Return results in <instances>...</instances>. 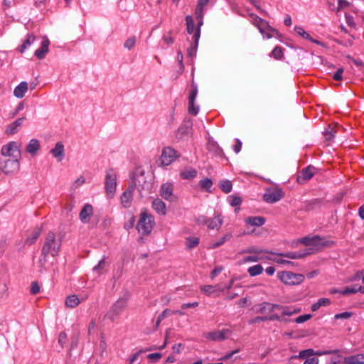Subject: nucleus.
Listing matches in <instances>:
<instances>
[{
    "label": "nucleus",
    "mask_w": 364,
    "mask_h": 364,
    "mask_svg": "<svg viewBox=\"0 0 364 364\" xmlns=\"http://www.w3.org/2000/svg\"><path fill=\"white\" fill-rule=\"evenodd\" d=\"M277 124L279 127H282L285 122L284 117V102L285 98L284 97L282 92V82L287 80L289 76L288 67L282 64L277 65Z\"/></svg>",
    "instance_id": "nucleus-1"
},
{
    "label": "nucleus",
    "mask_w": 364,
    "mask_h": 364,
    "mask_svg": "<svg viewBox=\"0 0 364 364\" xmlns=\"http://www.w3.org/2000/svg\"><path fill=\"white\" fill-rule=\"evenodd\" d=\"M61 247V240L56 236V235L50 231L45 238V242L42 247L41 255L42 259H40L39 263L43 267L47 262V256L51 255L52 257H56Z\"/></svg>",
    "instance_id": "nucleus-2"
},
{
    "label": "nucleus",
    "mask_w": 364,
    "mask_h": 364,
    "mask_svg": "<svg viewBox=\"0 0 364 364\" xmlns=\"http://www.w3.org/2000/svg\"><path fill=\"white\" fill-rule=\"evenodd\" d=\"M306 51L302 49L293 48L288 46L286 47L276 46L274 47V59L289 60H301L303 59Z\"/></svg>",
    "instance_id": "nucleus-3"
},
{
    "label": "nucleus",
    "mask_w": 364,
    "mask_h": 364,
    "mask_svg": "<svg viewBox=\"0 0 364 364\" xmlns=\"http://www.w3.org/2000/svg\"><path fill=\"white\" fill-rule=\"evenodd\" d=\"M154 225V220L151 215L146 211L141 212L136 228L143 235H148L151 232Z\"/></svg>",
    "instance_id": "nucleus-4"
},
{
    "label": "nucleus",
    "mask_w": 364,
    "mask_h": 364,
    "mask_svg": "<svg viewBox=\"0 0 364 364\" xmlns=\"http://www.w3.org/2000/svg\"><path fill=\"white\" fill-rule=\"evenodd\" d=\"M250 16L251 18L250 21L258 28L263 37L267 39L271 38L273 35V29L269 26V23L255 14H250Z\"/></svg>",
    "instance_id": "nucleus-5"
},
{
    "label": "nucleus",
    "mask_w": 364,
    "mask_h": 364,
    "mask_svg": "<svg viewBox=\"0 0 364 364\" xmlns=\"http://www.w3.org/2000/svg\"><path fill=\"white\" fill-rule=\"evenodd\" d=\"M1 154L7 159L21 158L20 144L16 141H9L2 146Z\"/></svg>",
    "instance_id": "nucleus-6"
},
{
    "label": "nucleus",
    "mask_w": 364,
    "mask_h": 364,
    "mask_svg": "<svg viewBox=\"0 0 364 364\" xmlns=\"http://www.w3.org/2000/svg\"><path fill=\"white\" fill-rule=\"evenodd\" d=\"M277 277L287 285H297L304 280V276L302 274H294L289 271L279 272Z\"/></svg>",
    "instance_id": "nucleus-7"
},
{
    "label": "nucleus",
    "mask_w": 364,
    "mask_h": 364,
    "mask_svg": "<svg viewBox=\"0 0 364 364\" xmlns=\"http://www.w3.org/2000/svg\"><path fill=\"white\" fill-rule=\"evenodd\" d=\"M129 299V294H127L123 297H120L111 307L109 311L106 314L105 318L113 321L115 317L119 315L122 311L126 308L127 301Z\"/></svg>",
    "instance_id": "nucleus-8"
},
{
    "label": "nucleus",
    "mask_w": 364,
    "mask_h": 364,
    "mask_svg": "<svg viewBox=\"0 0 364 364\" xmlns=\"http://www.w3.org/2000/svg\"><path fill=\"white\" fill-rule=\"evenodd\" d=\"M21 158L0 159V169L6 174H12L19 170Z\"/></svg>",
    "instance_id": "nucleus-9"
},
{
    "label": "nucleus",
    "mask_w": 364,
    "mask_h": 364,
    "mask_svg": "<svg viewBox=\"0 0 364 364\" xmlns=\"http://www.w3.org/2000/svg\"><path fill=\"white\" fill-rule=\"evenodd\" d=\"M105 190L109 198H112L116 191L117 175L112 170L107 172L105 177Z\"/></svg>",
    "instance_id": "nucleus-10"
},
{
    "label": "nucleus",
    "mask_w": 364,
    "mask_h": 364,
    "mask_svg": "<svg viewBox=\"0 0 364 364\" xmlns=\"http://www.w3.org/2000/svg\"><path fill=\"white\" fill-rule=\"evenodd\" d=\"M299 241L309 247H318V250H321L323 247L328 246L332 243L329 241L323 242L318 236L313 237H305L301 238Z\"/></svg>",
    "instance_id": "nucleus-11"
},
{
    "label": "nucleus",
    "mask_w": 364,
    "mask_h": 364,
    "mask_svg": "<svg viewBox=\"0 0 364 364\" xmlns=\"http://www.w3.org/2000/svg\"><path fill=\"white\" fill-rule=\"evenodd\" d=\"M178 156L175 149L171 147H166L164 149L161 156V164L163 166H168L173 163Z\"/></svg>",
    "instance_id": "nucleus-12"
},
{
    "label": "nucleus",
    "mask_w": 364,
    "mask_h": 364,
    "mask_svg": "<svg viewBox=\"0 0 364 364\" xmlns=\"http://www.w3.org/2000/svg\"><path fill=\"white\" fill-rule=\"evenodd\" d=\"M134 184L130 185L129 188L122 193L121 196V202L124 207L127 208L129 206L132 199V193L135 188V186H137V183H140L139 177L134 179Z\"/></svg>",
    "instance_id": "nucleus-13"
},
{
    "label": "nucleus",
    "mask_w": 364,
    "mask_h": 364,
    "mask_svg": "<svg viewBox=\"0 0 364 364\" xmlns=\"http://www.w3.org/2000/svg\"><path fill=\"white\" fill-rule=\"evenodd\" d=\"M197 94H198V87L196 84L193 83L192 89L189 94V97H188V100H189L188 112L193 115H196L199 111V107L195 106V105H194Z\"/></svg>",
    "instance_id": "nucleus-14"
},
{
    "label": "nucleus",
    "mask_w": 364,
    "mask_h": 364,
    "mask_svg": "<svg viewBox=\"0 0 364 364\" xmlns=\"http://www.w3.org/2000/svg\"><path fill=\"white\" fill-rule=\"evenodd\" d=\"M173 186L171 183H164L161 186L160 189V195L161 196L168 201H174L176 200V198L173 194Z\"/></svg>",
    "instance_id": "nucleus-15"
},
{
    "label": "nucleus",
    "mask_w": 364,
    "mask_h": 364,
    "mask_svg": "<svg viewBox=\"0 0 364 364\" xmlns=\"http://www.w3.org/2000/svg\"><path fill=\"white\" fill-rule=\"evenodd\" d=\"M229 334L228 329L218 330L208 333L206 335V338L213 341H222L225 340Z\"/></svg>",
    "instance_id": "nucleus-16"
},
{
    "label": "nucleus",
    "mask_w": 364,
    "mask_h": 364,
    "mask_svg": "<svg viewBox=\"0 0 364 364\" xmlns=\"http://www.w3.org/2000/svg\"><path fill=\"white\" fill-rule=\"evenodd\" d=\"M202 219L205 225H207L208 228L211 230H218L223 224V219L219 215H215L213 218H202Z\"/></svg>",
    "instance_id": "nucleus-17"
},
{
    "label": "nucleus",
    "mask_w": 364,
    "mask_h": 364,
    "mask_svg": "<svg viewBox=\"0 0 364 364\" xmlns=\"http://www.w3.org/2000/svg\"><path fill=\"white\" fill-rule=\"evenodd\" d=\"M316 173L315 167L309 166L307 168L303 169L300 175L297 178V181L299 183H302L304 181L311 179Z\"/></svg>",
    "instance_id": "nucleus-18"
},
{
    "label": "nucleus",
    "mask_w": 364,
    "mask_h": 364,
    "mask_svg": "<svg viewBox=\"0 0 364 364\" xmlns=\"http://www.w3.org/2000/svg\"><path fill=\"white\" fill-rule=\"evenodd\" d=\"M193 43L191 44L189 48L187 49V55L188 58H193L196 57L198 47V43H199V33L198 32L192 36Z\"/></svg>",
    "instance_id": "nucleus-19"
},
{
    "label": "nucleus",
    "mask_w": 364,
    "mask_h": 364,
    "mask_svg": "<svg viewBox=\"0 0 364 364\" xmlns=\"http://www.w3.org/2000/svg\"><path fill=\"white\" fill-rule=\"evenodd\" d=\"M49 45L50 41L48 38H44L43 41L41 43V48L37 49L35 51V56H36L38 59H43L45 58L46 53L49 51Z\"/></svg>",
    "instance_id": "nucleus-20"
},
{
    "label": "nucleus",
    "mask_w": 364,
    "mask_h": 364,
    "mask_svg": "<svg viewBox=\"0 0 364 364\" xmlns=\"http://www.w3.org/2000/svg\"><path fill=\"white\" fill-rule=\"evenodd\" d=\"M192 124L190 122L182 124L177 132V137L179 139H183L185 136H188L191 134Z\"/></svg>",
    "instance_id": "nucleus-21"
},
{
    "label": "nucleus",
    "mask_w": 364,
    "mask_h": 364,
    "mask_svg": "<svg viewBox=\"0 0 364 364\" xmlns=\"http://www.w3.org/2000/svg\"><path fill=\"white\" fill-rule=\"evenodd\" d=\"M93 213V208L90 204H85L82 209L81 210L79 217L80 220L86 223L89 220V218L92 215Z\"/></svg>",
    "instance_id": "nucleus-22"
},
{
    "label": "nucleus",
    "mask_w": 364,
    "mask_h": 364,
    "mask_svg": "<svg viewBox=\"0 0 364 364\" xmlns=\"http://www.w3.org/2000/svg\"><path fill=\"white\" fill-rule=\"evenodd\" d=\"M25 117L17 119L15 122L7 126L6 134L9 135L14 134L18 132V128L22 125Z\"/></svg>",
    "instance_id": "nucleus-23"
},
{
    "label": "nucleus",
    "mask_w": 364,
    "mask_h": 364,
    "mask_svg": "<svg viewBox=\"0 0 364 364\" xmlns=\"http://www.w3.org/2000/svg\"><path fill=\"white\" fill-rule=\"evenodd\" d=\"M152 208L160 215H164L166 213V204L159 198L154 199L152 201Z\"/></svg>",
    "instance_id": "nucleus-24"
},
{
    "label": "nucleus",
    "mask_w": 364,
    "mask_h": 364,
    "mask_svg": "<svg viewBox=\"0 0 364 364\" xmlns=\"http://www.w3.org/2000/svg\"><path fill=\"white\" fill-rule=\"evenodd\" d=\"M50 153L53 157L58 158V161H60L65 155L64 146L62 142L56 143L55 147L50 150Z\"/></svg>",
    "instance_id": "nucleus-25"
},
{
    "label": "nucleus",
    "mask_w": 364,
    "mask_h": 364,
    "mask_svg": "<svg viewBox=\"0 0 364 364\" xmlns=\"http://www.w3.org/2000/svg\"><path fill=\"white\" fill-rule=\"evenodd\" d=\"M343 363L345 364H364V354H357L345 357Z\"/></svg>",
    "instance_id": "nucleus-26"
},
{
    "label": "nucleus",
    "mask_w": 364,
    "mask_h": 364,
    "mask_svg": "<svg viewBox=\"0 0 364 364\" xmlns=\"http://www.w3.org/2000/svg\"><path fill=\"white\" fill-rule=\"evenodd\" d=\"M257 312L261 314H267V315L273 316V304L270 303H263L255 306Z\"/></svg>",
    "instance_id": "nucleus-27"
},
{
    "label": "nucleus",
    "mask_w": 364,
    "mask_h": 364,
    "mask_svg": "<svg viewBox=\"0 0 364 364\" xmlns=\"http://www.w3.org/2000/svg\"><path fill=\"white\" fill-rule=\"evenodd\" d=\"M28 90V83L21 82L14 90V95L18 98H22Z\"/></svg>",
    "instance_id": "nucleus-28"
},
{
    "label": "nucleus",
    "mask_w": 364,
    "mask_h": 364,
    "mask_svg": "<svg viewBox=\"0 0 364 364\" xmlns=\"http://www.w3.org/2000/svg\"><path fill=\"white\" fill-rule=\"evenodd\" d=\"M36 36L32 33L27 34L26 39L23 41V44L18 48L20 53H23L25 50L31 46L36 41Z\"/></svg>",
    "instance_id": "nucleus-29"
},
{
    "label": "nucleus",
    "mask_w": 364,
    "mask_h": 364,
    "mask_svg": "<svg viewBox=\"0 0 364 364\" xmlns=\"http://www.w3.org/2000/svg\"><path fill=\"white\" fill-rule=\"evenodd\" d=\"M85 299H82L81 300L75 294L68 296L65 300V306L68 308H75L79 305L81 301H83Z\"/></svg>",
    "instance_id": "nucleus-30"
},
{
    "label": "nucleus",
    "mask_w": 364,
    "mask_h": 364,
    "mask_svg": "<svg viewBox=\"0 0 364 364\" xmlns=\"http://www.w3.org/2000/svg\"><path fill=\"white\" fill-rule=\"evenodd\" d=\"M201 291L207 295H210L216 291L222 292L224 291V288H222L220 285H205L201 287Z\"/></svg>",
    "instance_id": "nucleus-31"
},
{
    "label": "nucleus",
    "mask_w": 364,
    "mask_h": 364,
    "mask_svg": "<svg viewBox=\"0 0 364 364\" xmlns=\"http://www.w3.org/2000/svg\"><path fill=\"white\" fill-rule=\"evenodd\" d=\"M40 149V143L36 139H31L26 146V151L29 154L34 155Z\"/></svg>",
    "instance_id": "nucleus-32"
},
{
    "label": "nucleus",
    "mask_w": 364,
    "mask_h": 364,
    "mask_svg": "<svg viewBox=\"0 0 364 364\" xmlns=\"http://www.w3.org/2000/svg\"><path fill=\"white\" fill-rule=\"evenodd\" d=\"M245 222L252 226L259 227L264 223L265 219L259 216L248 217L245 219Z\"/></svg>",
    "instance_id": "nucleus-33"
},
{
    "label": "nucleus",
    "mask_w": 364,
    "mask_h": 364,
    "mask_svg": "<svg viewBox=\"0 0 364 364\" xmlns=\"http://www.w3.org/2000/svg\"><path fill=\"white\" fill-rule=\"evenodd\" d=\"M180 176L183 179L191 180L197 176V171L192 168H186L181 172Z\"/></svg>",
    "instance_id": "nucleus-34"
},
{
    "label": "nucleus",
    "mask_w": 364,
    "mask_h": 364,
    "mask_svg": "<svg viewBox=\"0 0 364 364\" xmlns=\"http://www.w3.org/2000/svg\"><path fill=\"white\" fill-rule=\"evenodd\" d=\"M41 233V228H36L35 230H33L31 235H29L26 238L25 243L28 245H31L35 243L36 240L38 239V237L40 236Z\"/></svg>",
    "instance_id": "nucleus-35"
},
{
    "label": "nucleus",
    "mask_w": 364,
    "mask_h": 364,
    "mask_svg": "<svg viewBox=\"0 0 364 364\" xmlns=\"http://www.w3.org/2000/svg\"><path fill=\"white\" fill-rule=\"evenodd\" d=\"M186 30L188 34H194L196 28L193 18L191 16L188 15L186 16Z\"/></svg>",
    "instance_id": "nucleus-36"
},
{
    "label": "nucleus",
    "mask_w": 364,
    "mask_h": 364,
    "mask_svg": "<svg viewBox=\"0 0 364 364\" xmlns=\"http://www.w3.org/2000/svg\"><path fill=\"white\" fill-rule=\"evenodd\" d=\"M105 266L106 262L105 259L103 258L101 260H100L98 264L92 268L93 273L95 274L97 276L101 275L102 274H103L105 271Z\"/></svg>",
    "instance_id": "nucleus-37"
},
{
    "label": "nucleus",
    "mask_w": 364,
    "mask_h": 364,
    "mask_svg": "<svg viewBox=\"0 0 364 364\" xmlns=\"http://www.w3.org/2000/svg\"><path fill=\"white\" fill-rule=\"evenodd\" d=\"M219 187L225 193H229L232 191V184L229 180H222L219 183Z\"/></svg>",
    "instance_id": "nucleus-38"
},
{
    "label": "nucleus",
    "mask_w": 364,
    "mask_h": 364,
    "mask_svg": "<svg viewBox=\"0 0 364 364\" xmlns=\"http://www.w3.org/2000/svg\"><path fill=\"white\" fill-rule=\"evenodd\" d=\"M208 149L210 151H213L216 156H220L223 154V149L215 141H210L208 144Z\"/></svg>",
    "instance_id": "nucleus-39"
},
{
    "label": "nucleus",
    "mask_w": 364,
    "mask_h": 364,
    "mask_svg": "<svg viewBox=\"0 0 364 364\" xmlns=\"http://www.w3.org/2000/svg\"><path fill=\"white\" fill-rule=\"evenodd\" d=\"M312 355H314V350L311 348H309L300 351L298 355L291 356L290 360L296 358H305Z\"/></svg>",
    "instance_id": "nucleus-40"
},
{
    "label": "nucleus",
    "mask_w": 364,
    "mask_h": 364,
    "mask_svg": "<svg viewBox=\"0 0 364 364\" xmlns=\"http://www.w3.org/2000/svg\"><path fill=\"white\" fill-rule=\"evenodd\" d=\"M263 271V267L260 264H256L248 268L247 272L251 277H255L260 274Z\"/></svg>",
    "instance_id": "nucleus-41"
},
{
    "label": "nucleus",
    "mask_w": 364,
    "mask_h": 364,
    "mask_svg": "<svg viewBox=\"0 0 364 364\" xmlns=\"http://www.w3.org/2000/svg\"><path fill=\"white\" fill-rule=\"evenodd\" d=\"M279 255L280 254L274 253V263L278 264H286L289 267H293L294 265L293 262L282 259L281 257L283 256Z\"/></svg>",
    "instance_id": "nucleus-42"
},
{
    "label": "nucleus",
    "mask_w": 364,
    "mask_h": 364,
    "mask_svg": "<svg viewBox=\"0 0 364 364\" xmlns=\"http://www.w3.org/2000/svg\"><path fill=\"white\" fill-rule=\"evenodd\" d=\"M199 185L201 188L205 190L207 192L210 193V188L213 186V181L210 178H204L199 181Z\"/></svg>",
    "instance_id": "nucleus-43"
},
{
    "label": "nucleus",
    "mask_w": 364,
    "mask_h": 364,
    "mask_svg": "<svg viewBox=\"0 0 364 364\" xmlns=\"http://www.w3.org/2000/svg\"><path fill=\"white\" fill-rule=\"evenodd\" d=\"M284 257L289 259H301L306 256V253L300 252H287L282 255Z\"/></svg>",
    "instance_id": "nucleus-44"
},
{
    "label": "nucleus",
    "mask_w": 364,
    "mask_h": 364,
    "mask_svg": "<svg viewBox=\"0 0 364 364\" xmlns=\"http://www.w3.org/2000/svg\"><path fill=\"white\" fill-rule=\"evenodd\" d=\"M228 199L230 204L233 207H239L242 203V199L239 196H230Z\"/></svg>",
    "instance_id": "nucleus-45"
},
{
    "label": "nucleus",
    "mask_w": 364,
    "mask_h": 364,
    "mask_svg": "<svg viewBox=\"0 0 364 364\" xmlns=\"http://www.w3.org/2000/svg\"><path fill=\"white\" fill-rule=\"evenodd\" d=\"M336 131L334 127L329 126L328 128L324 132L326 140L331 141L335 136Z\"/></svg>",
    "instance_id": "nucleus-46"
},
{
    "label": "nucleus",
    "mask_w": 364,
    "mask_h": 364,
    "mask_svg": "<svg viewBox=\"0 0 364 364\" xmlns=\"http://www.w3.org/2000/svg\"><path fill=\"white\" fill-rule=\"evenodd\" d=\"M284 196V191L279 186H274V202L281 200Z\"/></svg>",
    "instance_id": "nucleus-47"
},
{
    "label": "nucleus",
    "mask_w": 364,
    "mask_h": 364,
    "mask_svg": "<svg viewBox=\"0 0 364 364\" xmlns=\"http://www.w3.org/2000/svg\"><path fill=\"white\" fill-rule=\"evenodd\" d=\"M136 43V38L134 36L130 37L126 40L124 43V47L128 50H131L134 48Z\"/></svg>",
    "instance_id": "nucleus-48"
},
{
    "label": "nucleus",
    "mask_w": 364,
    "mask_h": 364,
    "mask_svg": "<svg viewBox=\"0 0 364 364\" xmlns=\"http://www.w3.org/2000/svg\"><path fill=\"white\" fill-rule=\"evenodd\" d=\"M171 33H172V31H168V33L167 34H164L162 36L163 41L168 46L172 45L174 42V39L171 36Z\"/></svg>",
    "instance_id": "nucleus-49"
},
{
    "label": "nucleus",
    "mask_w": 364,
    "mask_h": 364,
    "mask_svg": "<svg viewBox=\"0 0 364 364\" xmlns=\"http://www.w3.org/2000/svg\"><path fill=\"white\" fill-rule=\"evenodd\" d=\"M199 239L198 237H188L187 239L186 245L189 249H191L198 245Z\"/></svg>",
    "instance_id": "nucleus-50"
},
{
    "label": "nucleus",
    "mask_w": 364,
    "mask_h": 364,
    "mask_svg": "<svg viewBox=\"0 0 364 364\" xmlns=\"http://www.w3.org/2000/svg\"><path fill=\"white\" fill-rule=\"evenodd\" d=\"M294 30L299 36H302L304 38L311 40L309 34L306 33L302 28L296 26Z\"/></svg>",
    "instance_id": "nucleus-51"
},
{
    "label": "nucleus",
    "mask_w": 364,
    "mask_h": 364,
    "mask_svg": "<svg viewBox=\"0 0 364 364\" xmlns=\"http://www.w3.org/2000/svg\"><path fill=\"white\" fill-rule=\"evenodd\" d=\"M263 199L267 203H273V191L271 188L267 189V192L263 195Z\"/></svg>",
    "instance_id": "nucleus-52"
},
{
    "label": "nucleus",
    "mask_w": 364,
    "mask_h": 364,
    "mask_svg": "<svg viewBox=\"0 0 364 364\" xmlns=\"http://www.w3.org/2000/svg\"><path fill=\"white\" fill-rule=\"evenodd\" d=\"M272 315H267V316H257L252 320L250 321V323H254L259 321H264L267 320H272Z\"/></svg>",
    "instance_id": "nucleus-53"
},
{
    "label": "nucleus",
    "mask_w": 364,
    "mask_h": 364,
    "mask_svg": "<svg viewBox=\"0 0 364 364\" xmlns=\"http://www.w3.org/2000/svg\"><path fill=\"white\" fill-rule=\"evenodd\" d=\"M240 348H237L236 350H234L231 352H229L228 353H226L225 355H223V357H221L219 360H221V361H224V360H230L232 358V356L234 355H235L236 353H239L240 352Z\"/></svg>",
    "instance_id": "nucleus-54"
},
{
    "label": "nucleus",
    "mask_w": 364,
    "mask_h": 364,
    "mask_svg": "<svg viewBox=\"0 0 364 364\" xmlns=\"http://www.w3.org/2000/svg\"><path fill=\"white\" fill-rule=\"evenodd\" d=\"M352 315H353L352 312L346 311L343 313L336 314L334 318H335V319H340V318L348 319L352 316Z\"/></svg>",
    "instance_id": "nucleus-55"
},
{
    "label": "nucleus",
    "mask_w": 364,
    "mask_h": 364,
    "mask_svg": "<svg viewBox=\"0 0 364 364\" xmlns=\"http://www.w3.org/2000/svg\"><path fill=\"white\" fill-rule=\"evenodd\" d=\"M358 287L357 286H354L353 287H346V289L342 291L341 293L343 295H347V294H355L356 292H358Z\"/></svg>",
    "instance_id": "nucleus-56"
},
{
    "label": "nucleus",
    "mask_w": 364,
    "mask_h": 364,
    "mask_svg": "<svg viewBox=\"0 0 364 364\" xmlns=\"http://www.w3.org/2000/svg\"><path fill=\"white\" fill-rule=\"evenodd\" d=\"M311 314H304V315H301V316H298L296 319H295V321L297 323H304L308 320H309L311 318Z\"/></svg>",
    "instance_id": "nucleus-57"
},
{
    "label": "nucleus",
    "mask_w": 364,
    "mask_h": 364,
    "mask_svg": "<svg viewBox=\"0 0 364 364\" xmlns=\"http://www.w3.org/2000/svg\"><path fill=\"white\" fill-rule=\"evenodd\" d=\"M30 291L31 294H36L40 291V286L38 282H33L31 283Z\"/></svg>",
    "instance_id": "nucleus-58"
},
{
    "label": "nucleus",
    "mask_w": 364,
    "mask_h": 364,
    "mask_svg": "<svg viewBox=\"0 0 364 364\" xmlns=\"http://www.w3.org/2000/svg\"><path fill=\"white\" fill-rule=\"evenodd\" d=\"M209 1L210 0H198L196 9H199V11H204V9L208 4Z\"/></svg>",
    "instance_id": "nucleus-59"
},
{
    "label": "nucleus",
    "mask_w": 364,
    "mask_h": 364,
    "mask_svg": "<svg viewBox=\"0 0 364 364\" xmlns=\"http://www.w3.org/2000/svg\"><path fill=\"white\" fill-rule=\"evenodd\" d=\"M276 310L281 311V313H280L281 315L291 316V315H292L294 314V312H292V311H291L284 310L279 306L274 304V311Z\"/></svg>",
    "instance_id": "nucleus-60"
},
{
    "label": "nucleus",
    "mask_w": 364,
    "mask_h": 364,
    "mask_svg": "<svg viewBox=\"0 0 364 364\" xmlns=\"http://www.w3.org/2000/svg\"><path fill=\"white\" fill-rule=\"evenodd\" d=\"M162 355L160 353H150L148 355V358L153 360L157 361L161 358Z\"/></svg>",
    "instance_id": "nucleus-61"
},
{
    "label": "nucleus",
    "mask_w": 364,
    "mask_h": 364,
    "mask_svg": "<svg viewBox=\"0 0 364 364\" xmlns=\"http://www.w3.org/2000/svg\"><path fill=\"white\" fill-rule=\"evenodd\" d=\"M8 291V287L6 284H0V298H2L4 295L6 294Z\"/></svg>",
    "instance_id": "nucleus-62"
},
{
    "label": "nucleus",
    "mask_w": 364,
    "mask_h": 364,
    "mask_svg": "<svg viewBox=\"0 0 364 364\" xmlns=\"http://www.w3.org/2000/svg\"><path fill=\"white\" fill-rule=\"evenodd\" d=\"M343 73V68H339L333 75V78L335 80H341L342 79V74Z\"/></svg>",
    "instance_id": "nucleus-63"
},
{
    "label": "nucleus",
    "mask_w": 364,
    "mask_h": 364,
    "mask_svg": "<svg viewBox=\"0 0 364 364\" xmlns=\"http://www.w3.org/2000/svg\"><path fill=\"white\" fill-rule=\"evenodd\" d=\"M318 359L317 358H308L305 360L304 364H318Z\"/></svg>",
    "instance_id": "nucleus-64"
}]
</instances>
